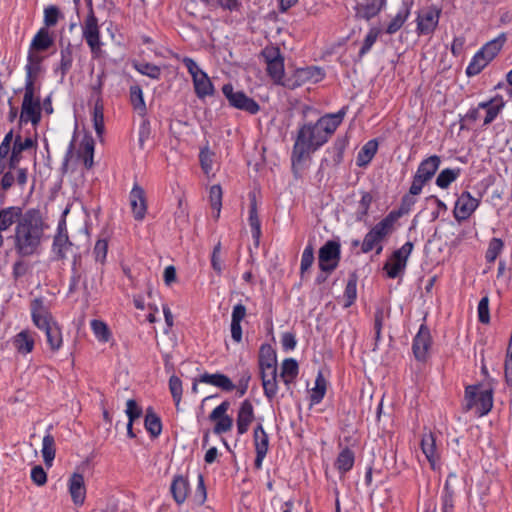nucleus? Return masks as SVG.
Masks as SVG:
<instances>
[{
  "instance_id": "2f4dec72",
  "label": "nucleus",
  "mask_w": 512,
  "mask_h": 512,
  "mask_svg": "<svg viewBox=\"0 0 512 512\" xmlns=\"http://www.w3.org/2000/svg\"><path fill=\"white\" fill-rule=\"evenodd\" d=\"M125 413L128 417L127 423V436L129 438H135L136 434L133 430V423L135 420L139 419L142 416L143 410L142 407L138 405L136 400L128 399L126 402V410Z\"/></svg>"
},
{
  "instance_id": "79ce46f5",
  "label": "nucleus",
  "mask_w": 512,
  "mask_h": 512,
  "mask_svg": "<svg viewBox=\"0 0 512 512\" xmlns=\"http://www.w3.org/2000/svg\"><path fill=\"white\" fill-rule=\"evenodd\" d=\"M383 240L380 239L372 230H369L361 244L362 253H369L373 249L376 250V254L379 255L383 250Z\"/></svg>"
},
{
  "instance_id": "6e6552de",
  "label": "nucleus",
  "mask_w": 512,
  "mask_h": 512,
  "mask_svg": "<svg viewBox=\"0 0 512 512\" xmlns=\"http://www.w3.org/2000/svg\"><path fill=\"white\" fill-rule=\"evenodd\" d=\"M30 310L34 325L47 336L48 330L53 325H57V322L53 320L49 309L44 304V300L42 298L33 299L30 304Z\"/></svg>"
},
{
  "instance_id": "4468645a",
  "label": "nucleus",
  "mask_w": 512,
  "mask_h": 512,
  "mask_svg": "<svg viewBox=\"0 0 512 512\" xmlns=\"http://www.w3.org/2000/svg\"><path fill=\"white\" fill-rule=\"evenodd\" d=\"M253 443L256 453L254 467L257 470H260L262 468L263 460L269 450V436L261 423L254 428Z\"/></svg>"
},
{
  "instance_id": "09e8293b",
  "label": "nucleus",
  "mask_w": 512,
  "mask_h": 512,
  "mask_svg": "<svg viewBox=\"0 0 512 512\" xmlns=\"http://www.w3.org/2000/svg\"><path fill=\"white\" fill-rule=\"evenodd\" d=\"M416 202L417 200L415 196L407 193L401 198L399 208L397 210L390 211V213L398 220L403 215L408 214Z\"/></svg>"
},
{
  "instance_id": "5701e85b",
  "label": "nucleus",
  "mask_w": 512,
  "mask_h": 512,
  "mask_svg": "<svg viewBox=\"0 0 512 512\" xmlns=\"http://www.w3.org/2000/svg\"><path fill=\"white\" fill-rule=\"evenodd\" d=\"M260 377L265 397L271 401L278 393L277 366L270 369H260Z\"/></svg>"
},
{
  "instance_id": "052dcab7",
  "label": "nucleus",
  "mask_w": 512,
  "mask_h": 512,
  "mask_svg": "<svg viewBox=\"0 0 512 512\" xmlns=\"http://www.w3.org/2000/svg\"><path fill=\"white\" fill-rule=\"evenodd\" d=\"M384 309L383 307H377L374 312V332H375V346L378 345V343L382 339V328L384 323Z\"/></svg>"
},
{
  "instance_id": "f3484780",
  "label": "nucleus",
  "mask_w": 512,
  "mask_h": 512,
  "mask_svg": "<svg viewBox=\"0 0 512 512\" xmlns=\"http://www.w3.org/2000/svg\"><path fill=\"white\" fill-rule=\"evenodd\" d=\"M440 11L435 8H426L419 12L417 17V30L419 34H430L438 25Z\"/></svg>"
},
{
  "instance_id": "bb28decb",
  "label": "nucleus",
  "mask_w": 512,
  "mask_h": 512,
  "mask_svg": "<svg viewBox=\"0 0 512 512\" xmlns=\"http://www.w3.org/2000/svg\"><path fill=\"white\" fill-rule=\"evenodd\" d=\"M386 5V0H370L363 3H358L355 7L356 16L365 20H369L382 10Z\"/></svg>"
},
{
  "instance_id": "ea45409f",
  "label": "nucleus",
  "mask_w": 512,
  "mask_h": 512,
  "mask_svg": "<svg viewBox=\"0 0 512 512\" xmlns=\"http://www.w3.org/2000/svg\"><path fill=\"white\" fill-rule=\"evenodd\" d=\"M357 282L358 276L356 272H352L349 275L345 290H344V308L352 306L357 298Z\"/></svg>"
},
{
  "instance_id": "c9c22d12",
  "label": "nucleus",
  "mask_w": 512,
  "mask_h": 512,
  "mask_svg": "<svg viewBox=\"0 0 512 512\" xmlns=\"http://www.w3.org/2000/svg\"><path fill=\"white\" fill-rule=\"evenodd\" d=\"M354 462V452L350 448L346 447L338 454L335 461V467L341 475H344L353 468Z\"/></svg>"
},
{
  "instance_id": "4c0bfd02",
  "label": "nucleus",
  "mask_w": 512,
  "mask_h": 512,
  "mask_svg": "<svg viewBox=\"0 0 512 512\" xmlns=\"http://www.w3.org/2000/svg\"><path fill=\"white\" fill-rule=\"evenodd\" d=\"M52 426H50L47 430V433L43 437L42 440V456L44 463L47 466H52L53 460L55 458L56 449H55V439L54 436L49 432Z\"/></svg>"
},
{
  "instance_id": "6e6d98bb",
  "label": "nucleus",
  "mask_w": 512,
  "mask_h": 512,
  "mask_svg": "<svg viewBox=\"0 0 512 512\" xmlns=\"http://www.w3.org/2000/svg\"><path fill=\"white\" fill-rule=\"evenodd\" d=\"M410 14V10L408 7H404L401 9L397 15L390 21V23L387 26L386 32L388 34H394L396 33L405 23L408 16Z\"/></svg>"
},
{
  "instance_id": "9b49d317",
  "label": "nucleus",
  "mask_w": 512,
  "mask_h": 512,
  "mask_svg": "<svg viewBox=\"0 0 512 512\" xmlns=\"http://www.w3.org/2000/svg\"><path fill=\"white\" fill-rule=\"evenodd\" d=\"M431 345L432 338L430 330L427 325L421 324L412 342V351L415 359L419 362H426Z\"/></svg>"
},
{
  "instance_id": "9d476101",
  "label": "nucleus",
  "mask_w": 512,
  "mask_h": 512,
  "mask_svg": "<svg viewBox=\"0 0 512 512\" xmlns=\"http://www.w3.org/2000/svg\"><path fill=\"white\" fill-rule=\"evenodd\" d=\"M229 408L230 402L225 400L209 414V420L216 422L213 428L214 434L221 435L232 429L233 418L227 414Z\"/></svg>"
},
{
  "instance_id": "bf43d9fd",
  "label": "nucleus",
  "mask_w": 512,
  "mask_h": 512,
  "mask_svg": "<svg viewBox=\"0 0 512 512\" xmlns=\"http://www.w3.org/2000/svg\"><path fill=\"white\" fill-rule=\"evenodd\" d=\"M262 57L264 58L266 64H283L284 58L280 53V49L275 46L266 47L262 53Z\"/></svg>"
},
{
  "instance_id": "8fccbe9b",
  "label": "nucleus",
  "mask_w": 512,
  "mask_h": 512,
  "mask_svg": "<svg viewBox=\"0 0 512 512\" xmlns=\"http://www.w3.org/2000/svg\"><path fill=\"white\" fill-rule=\"evenodd\" d=\"M326 393V380L323 377L322 373H318L315 379V387L312 390L310 395L311 404H319Z\"/></svg>"
},
{
  "instance_id": "a211bd4d",
  "label": "nucleus",
  "mask_w": 512,
  "mask_h": 512,
  "mask_svg": "<svg viewBox=\"0 0 512 512\" xmlns=\"http://www.w3.org/2000/svg\"><path fill=\"white\" fill-rule=\"evenodd\" d=\"M83 36L92 52L95 53L100 49L98 20L92 10L85 19Z\"/></svg>"
},
{
  "instance_id": "338daca9",
  "label": "nucleus",
  "mask_w": 512,
  "mask_h": 512,
  "mask_svg": "<svg viewBox=\"0 0 512 512\" xmlns=\"http://www.w3.org/2000/svg\"><path fill=\"white\" fill-rule=\"evenodd\" d=\"M94 140L91 136L85 135L80 142L78 149V157L94 156Z\"/></svg>"
},
{
  "instance_id": "ddd939ff",
  "label": "nucleus",
  "mask_w": 512,
  "mask_h": 512,
  "mask_svg": "<svg viewBox=\"0 0 512 512\" xmlns=\"http://www.w3.org/2000/svg\"><path fill=\"white\" fill-rule=\"evenodd\" d=\"M53 45V39L46 28H41L34 36L28 55L29 64H40L43 60L38 54L48 50Z\"/></svg>"
},
{
  "instance_id": "aec40b11",
  "label": "nucleus",
  "mask_w": 512,
  "mask_h": 512,
  "mask_svg": "<svg viewBox=\"0 0 512 512\" xmlns=\"http://www.w3.org/2000/svg\"><path fill=\"white\" fill-rule=\"evenodd\" d=\"M255 419L254 407L250 400L245 399L241 404L237 412L236 425L239 435H243L248 432L251 423Z\"/></svg>"
},
{
  "instance_id": "e433bc0d",
  "label": "nucleus",
  "mask_w": 512,
  "mask_h": 512,
  "mask_svg": "<svg viewBox=\"0 0 512 512\" xmlns=\"http://www.w3.org/2000/svg\"><path fill=\"white\" fill-rule=\"evenodd\" d=\"M397 219L389 212L380 222L375 224L370 230L380 239L384 240L393 230Z\"/></svg>"
},
{
  "instance_id": "c03bdc74",
  "label": "nucleus",
  "mask_w": 512,
  "mask_h": 512,
  "mask_svg": "<svg viewBox=\"0 0 512 512\" xmlns=\"http://www.w3.org/2000/svg\"><path fill=\"white\" fill-rule=\"evenodd\" d=\"M130 101L133 108L140 114L144 115L146 112V104L143 97V92L140 86L133 85L130 87Z\"/></svg>"
},
{
  "instance_id": "864d4df0",
  "label": "nucleus",
  "mask_w": 512,
  "mask_h": 512,
  "mask_svg": "<svg viewBox=\"0 0 512 512\" xmlns=\"http://www.w3.org/2000/svg\"><path fill=\"white\" fill-rule=\"evenodd\" d=\"M106 77V73L103 69V66H98V69L92 67L91 70V89L94 93L100 96L102 87L104 85V79Z\"/></svg>"
},
{
  "instance_id": "5fc2aeb1",
  "label": "nucleus",
  "mask_w": 512,
  "mask_h": 512,
  "mask_svg": "<svg viewBox=\"0 0 512 512\" xmlns=\"http://www.w3.org/2000/svg\"><path fill=\"white\" fill-rule=\"evenodd\" d=\"M314 248L311 243H308L304 248L301 256L300 262V275L301 278L304 277V274L311 268L314 263Z\"/></svg>"
},
{
  "instance_id": "4be33fe9",
  "label": "nucleus",
  "mask_w": 512,
  "mask_h": 512,
  "mask_svg": "<svg viewBox=\"0 0 512 512\" xmlns=\"http://www.w3.org/2000/svg\"><path fill=\"white\" fill-rule=\"evenodd\" d=\"M421 450L428 460L431 469L437 470L439 467L440 455L436 446L435 435L431 432L425 433L421 439Z\"/></svg>"
},
{
  "instance_id": "a18cd8bd",
  "label": "nucleus",
  "mask_w": 512,
  "mask_h": 512,
  "mask_svg": "<svg viewBox=\"0 0 512 512\" xmlns=\"http://www.w3.org/2000/svg\"><path fill=\"white\" fill-rule=\"evenodd\" d=\"M91 329L99 342L106 343L110 340L111 332L108 325L104 321L93 319L91 321Z\"/></svg>"
},
{
  "instance_id": "dca6fc26",
  "label": "nucleus",
  "mask_w": 512,
  "mask_h": 512,
  "mask_svg": "<svg viewBox=\"0 0 512 512\" xmlns=\"http://www.w3.org/2000/svg\"><path fill=\"white\" fill-rule=\"evenodd\" d=\"M506 41V35L500 34L495 39L487 42L473 57L470 64H477L480 61L491 62L502 49Z\"/></svg>"
},
{
  "instance_id": "1a4fd4ad",
  "label": "nucleus",
  "mask_w": 512,
  "mask_h": 512,
  "mask_svg": "<svg viewBox=\"0 0 512 512\" xmlns=\"http://www.w3.org/2000/svg\"><path fill=\"white\" fill-rule=\"evenodd\" d=\"M189 73L192 76L194 91L199 99H204L207 96H213L215 89L214 85L206 72L200 69V66H187Z\"/></svg>"
},
{
  "instance_id": "13d9d810",
  "label": "nucleus",
  "mask_w": 512,
  "mask_h": 512,
  "mask_svg": "<svg viewBox=\"0 0 512 512\" xmlns=\"http://www.w3.org/2000/svg\"><path fill=\"white\" fill-rule=\"evenodd\" d=\"M209 201L212 209L216 211L215 218H218L222 207V188L220 185L215 184L210 187Z\"/></svg>"
},
{
  "instance_id": "f8f14e48",
  "label": "nucleus",
  "mask_w": 512,
  "mask_h": 512,
  "mask_svg": "<svg viewBox=\"0 0 512 512\" xmlns=\"http://www.w3.org/2000/svg\"><path fill=\"white\" fill-rule=\"evenodd\" d=\"M480 199L473 197L470 192L463 191L455 203L453 214L458 222L467 220L478 208Z\"/></svg>"
},
{
  "instance_id": "37998d69",
  "label": "nucleus",
  "mask_w": 512,
  "mask_h": 512,
  "mask_svg": "<svg viewBox=\"0 0 512 512\" xmlns=\"http://www.w3.org/2000/svg\"><path fill=\"white\" fill-rule=\"evenodd\" d=\"M461 174L460 168H445L436 178V185L441 189H447Z\"/></svg>"
},
{
  "instance_id": "cd10ccee",
  "label": "nucleus",
  "mask_w": 512,
  "mask_h": 512,
  "mask_svg": "<svg viewBox=\"0 0 512 512\" xmlns=\"http://www.w3.org/2000/svg\"><path fill=\"white\" fill-rule=\"evenodd\" d=\"M440 163L441 159L438 155H431L420 162L416 174L429 182L438 170Z\"/></svg>"
},
{
  "instance_id": "49530a36",
  "label": "nucleus",
  "mask_w": 512,
  "mask_h": 512,
  "mask_svg": "<svg viewBox=\"0 0 512 512\" xmlns=\"http://www.w3.org/2000/svg\"><path fill=\"white\" fill-rule=\"evenodd\" d=\"M504 242L500 238H492L488 243V248L485 252V260L487 263H494L497 257L502 253L504 249Z\"/></svg>"
},
{
  "instance_id": "0e129e2a",
  "label": "nucleus",
  "mask_w": 512,
  "mask_h": 512,
  "mask_svg": "<svg viewBox=\"0 0 512 512\" xmlns=\"http://www.w3.org/2000/svg\"><path fill=\"white\" fill-rule=\"evenodd\" d=\"M93 122L96 133L100 135L104 130L103 107L100 104V97H98L94 107Z\"/></svg>"
},
{
  "instance_id": "69168bd1",
  "label": "nucleus",
  "mask_w": 512,
  "mask_h": 512,
  "mask_svg": "<svg viewBox=\"0 0 512 512\" xmlns=\"http://www.w3.org/2000/svg\"><path fill=\"white\" fill-rule=\"evenodd\" d=\"M108 252L107 239H98L93 249V256L96 262L104 264Z\"/></svg>"
},
{
  "instance_id": "423d86ee",
  "label": "nucleus",
  "mask_w": 512,
  "mask_h": 512,
  "mask_svg": "<svg viewBox=\"0 0 512 512\" xmlns=\"http://www.w3.org/2000/svg\"><path fill=\"white\" fill-rule=\"evenodd\" d=\"M341 260V244L337 240H328L318 251V267L320 271L331 274Z\"/></svg>"
},
{
  "instance_id": "6ab92c4d",
  "label": "nucleus",
  "mask_w": 512,
  "mask_h": 512,
  "mask_svg": "<svg viewBox=\"0 0 512 512\" xmlns=\"http://www.w3.org/2000/svg\"><path fill=\"white\" fill-rule=\"evenodd\" d=\"M190 491V482L187 476L182 474H176L173 476L170 485V493L176 504L182 505L187 500Z\"/></svg>"
},
{
  "instance_id": "20e7f679",
  "label": "nucleus",
  "mask_w": 512,
  "mask_h": 512,
  "mask_svg": "<svg viewBox=\"0 0 512 512\" xmlns=\"http://www.w3.org/2000/svg\"><path fill=\"white\" fill-rule=\"evenodd\" d=\"M38 68L39 66H26V82L19 117L20 125L31 122L33 126H37L41 121V102L38 97L34 96V81L32 79V74L37 71Z\"/></svg>"
},
{
  "instance_id": "39448f33",
  "label": "nucleus",
  "mask_w": 512,
  "mask_h": 512,
  "mask_svg": "<svg viewBox=\"0 0 512 512\" xmlns=\"http://www.w3.org/2000/svg\"><path fill=\"white\" fill-rule=\"evenodd\" d=\"M413 248L414 244L408 241L388 257L383 270L389 279L401 278L404 275Z\"/></svg>"
},
{
  "instance_id": "3c124183",
  "label": "nucleus",
  "mask_w": 512,
  "mask_h": 512,
  "mask_svg": "<svg viewBox=\"0 0 512 512\" xmlns=\"http://www.w3.org/2000/svg\"><path fill=\"white\" fill-rule=\"evenodd\" d=\"M373 202V196L370 192L361 191V199L356 210V219L362 221L368 215L370 206Z\"/></svg>"
},
{
  "instance_id": "a19ab883",
  "label": "nucleus",
  "mask_w": 512,
  "mask_h": 512,
  "mask_svg": "<svg viewBox=\"0 0 512 512\" xmlns=\"http://www.w3.org/2000/svg\"><path fill=\"white\" fill-rule=\"evenodd\" d=\"M299 366L295 359L287 358L282 362L281 378L286 385H289L297 377Z\"/></svg>"
},
{
  "instance_id": "58836bf2",
  "label": "nucleus",
  "mask_w": 512,
  "mask_h": 512,
  "mask_svg": "<svg viewBox=\"0 0 512 512\" xmlns=\"http://www.w3.org/2000/svg\"><path fill=\"white\" fill-rule=\"evenodd\" d=\"M347 145L348 140L346 138L338 137L333 145L327 149L326 153L334 166L339 165L343 161V155Z\"/></svg>"
},
{
  "instance_id": "7c9ffc66",
  "label": "nucleus",
  "mask_w": 512,
  "mask_h": 512,
  "mask_svg": "<svg viewBox=\"0 0 512 512\" xmlns=\"http://www.w3.org/2000/svg\"><path fill=\"white\" fill-rule=\"evenodd\" d=\"M248 222L251 228L252 238L256 244H258L261 237V221L258 216L257 202L254 194L250 195Z\"/></svg>"
},
{
  "instance_id": "c756f323",
  "label": "nucleus",
  "mask_w": 512,
  "mask_h": 512,
  "mask_svg": "<svg viewBox=\"0 0 512 512\" xmlns=\"http://www.w3.org/2000/svg\"><path fill=\"white\" fill-rule=\"evenodd\" d=\"M13 345L21 355H27L34 349L35 341L28 330H22L13 337Z\"/></svg>"
},
{
  "instance_id": "774afa93",
  "label": "nucleus",
  "mask_w": 512,
  "mask_h": 512,
  "mask_svg": "<svg viewBox=\"0 0 512 512\" xmlns=\"http://www.w3.org/2000/svg\"><path fill=\"white\" fill-rule=\"evenodd\" d=\"M207 499V492L204 482V477L202 474L198 475V482L195 493L193 495V501L197 505H203Z\"/></svg>"
},
{
  "instance_id": "e2e57ef3",
  "label": "nucleus",
  "mask_w": 512,
  "mask_h": 512,
  "mask_svg": "<svg viewBox=\"0 0 512 512\" xmlns=\"http://www.w3.org/2000/svg\"><path fill=\"white\" fill-rule=\"evenodd\" d=\"M251 377V373L248 369L241 371L237 385H235L236 395L238 397H243L247 393Z\"/></svg>"
},
{
  "instance_id": "a878e982",
  "label": "nucleus",
  "mask_w": 512,
  "mask_h": 512,
  "mask_svg": "<svg viewBox=\"0 0 512 512\" xmlns=\"http://www.w3.org/2000/svg\"><path fill=\"white\" fill-rule=\"evenodd\" d=\"M69 493L75 505L81 506L86 497V488L82 474L74 473L69 479Z\"/></svg>"
},
{
  "instance_id": "0eeeda50",
  "label": "nucleus",
  "mask_w": 512,
  "mask_h": 512,
  "mask_svg": "<svg viewBox=\"0 0 512 512\" xmlns=\"http://www.w3.org/2000/svg\"><path fill=\"white\" fill-rule=\"evenodd\" d=\"M222 93L229 102V105L235 109L245 111L249 114H257L260 110V105L251 97L247 96L241 90H234L231 83L224 84Z\"/></svg>"
},
{
  "instance_id": "603ef678",
  "label": "nucleus",
  "mask_w": 512,
  "mask_h": 512,
  "mask_svg": "<svg viewBox=\"0 0 512 512\" xmlns=\"http://www.w3.org/2000/svg\"><path fill=\"white\" fill-rule=\"evenodd\" d=\"M46 340H47V343L52 351L55 352L61 348V346L63 344V339H62L61 328L58 324L53 325L52 328H50V330H48Z\"/></svg>"
},
{
  "instance_id": "393cba45",
  "label": "nucleus",
  "mask_w": 512,
  "mask_h": 512,
  "mask_svg": "<svg viewBox=\"0 0 512 512\" xmlns=\"http://www.w3.org/2000/svg\"><path fill=\"white\" fill-rule=\"evenodd\" d=\"M199 380L201 383L218 387L224 392H231L235 389V384L232 380L227 375L220 372L214 374L205 372L199 376Z\"/></svg>"
},
{
  "instance_id": "7ed1b4c3",
  "label": "nucleus",
  "mask_w": 512,
  "mask_h": 512,
  "mask_svg": "<svg viewBox=\"0 0 512 512\" xmlns=\"http://www.w3.org/2000/svg\"><path fill=\"white\" fill-rule=\"evenodd\" d=\"M266 72L274 84L291 90L317 83L325 76L321 66H266Z\"/></svg>"
},
{
  "instance_id": "c85d7f7f",
  "label": "nucleus",
  "mask_w": 512,
  "mask_h": 512,
  "mask_svg": "<svg viewBox=\"0 0 512 512\" xmlns=\"http://www.w3.org/2000/svg\"><path fill=\"white\" fill-rule=\"evenodd\" d=\"M72 242L69 240L68 234H56L53 238L52 253L55 260H64L67 253L72 248Z\"/></svg>"
},
{
  "instance_id": "473e14b6",
  "label": "nucleus",
  "mask_w": 512,
  "mask_h": 512,
  "mask_svg": "<svg viewBox=\"0 0 512 512\" xmlns=\"http://www.w3.org/2000/svg\"><path fill=\"white\" fill-rule=\"evenodd\" d=\"M378 150V142L376 139L366 142L357 154L356 164L358 167L367 166L375 156Z\"/></svg>"
},
{
  "instance_id": "b1692460",
  "label": "nucleus",
  "mask_w": 512,
  "mask_h": 512,
  "mask_svg": "<svg viewBox=\"0 0 512 512\" xmlns=\"http://www.w3.org/2000/svg\"><path fill=\"white\" fill-rule=\"evenodd\" d=\"M23 209L19 206H9L0 209V229L8 230L12 225H18V222L24 219Z\"/></svg>"
},
{
  "instance_id": "de8ad7c7",
  "label": "nucleus",
  "mask_w": 512,
  "mask_h": 512,
  "mask_svg": "<svg viewBox=\"0 0 512 512\" xmlns=\"http://www.w3.org/2000/svg\"><path fill=\"white\" fill-rule=\"evenodd\" d=\"M36 146V140L31 137L23 138L20 134H17L12 145V152L18 156H22L24 151L35 148Z\"/></svg>"
},
{
  "instance_id": "f03ea898",
  "label": "nucleus",
  "mask_w": 512,
  "mask_h": 512,
  "mask_svg": "<svg viewBox=\"0 0 512 512\" xmlns=\"http://www.w3.org/2000/svg\"><path fill=\"white\" fill-rule=\"evenodd\" d=\"M47 228L48 225L41 211L30 208L24 212V219L14 227V231L7 237V241L12 243V250L20 258L38 255Z\"/></svg>"
},
{
  "instance_id": "f257e3e1",
  "label": "nucleus",
  "mask_w": 512,
  "mask_h": 512,
  "mask_svg": "<svg viewBox=\"0 0 512 512\" xmlns=\"http://www.w3.org/2000/svg\"><path fill=\"white\" fill-rule=\"evenodd\" d=\"M348 110L349 106L345 105L336 113L321 116L316 122L299 123L291 152L293 170L329 141Z\"/></svg>"
},
{
  "instance_id": "4d7b16f0",
  "label": "nucleus",
  "mask_w": 512,
  "mask_h": 512,
  "mask_svg": "<svg viewBox=\"0 0 512 512\" xmlns=\"http://www.w3.org/2000/svg\"><path fill=\"white\" fill-rule=\"evenodd\" d=\"M168 385L175 406L178 409L183 394L182 381L178 376L172 375L169 378Z\"/></svg>"
},
{
  "instance_id": "412c9836",
  "label": "nucleus",
  "mask_w": 512,
  "mask_h": 512,
  "mask_svg": "<svg viewBox=\"0 0 512 512\" xmlns=\"http://www.w3.org/2000/svg\"><path fill=\"white\" fill-rule=\"evenodd\" d=\"M506 102L501 95H496L489 100L479 103V108L485 110L483 126L491 124L502 112Z\"/></svg>"
},
{
  "instance_id": "680f3d73",
  "label": "nucleus",
  "mask_w": 512,
  "mask_h": 512,
  "mask_svg": "<svg viewBox=\"0 0 512 512\" xmlns=\"http://www.w3.org/2000/svg\"><path fill=\"white\" fill-rule=\"evenodd\" d=\"M478 320L482 324L490 323V309H489V297L488 295L483 296L477 307Z\"/></svg>"
},
{
  "instance_id": "f704fd0d",
  "label": "nucleus",
  "mask_w": 512,
  "mask_h": 512,
  "mask_svg": "<svg viewBox=\"0 0 512 512\" xmlns=\"http://www.w3.org/2000/svg\"><path fill=\"white\" fill-rule=\"evenodd\" d=\"M258 364L259 369L277 366L276 352L270 344L264 343L260 346Z\"/></svg>"
},
{
  "instance_id": "72a5a7b5",
  "label": "nucleus",
  "mask_w": 512,
  "mask_h": 512,
  "mask_svg": "<svg viewBox=\"0 0 512 512\" xmlns=\"http://www.w3.org/2000/svg\"><path fill=\"white\" fill-rule=\"evenodd\" d=\"M144 426L151 437L156 438L162 432L161 418L154 412L152 407L146 409Z\"/></svg>"
},
{
  "instance_id": "2eb2a0df",
  "label": "nucleus",
  "mask_w": 512,
  "mask_h": 512,
  "mask_svg": "<svg viewBox=\"0 0 512 512\" xmlns=\"http://www.w3.org/2000/svg\"><path fill=\"white\" fill-rule=\"evenodd\" d=\"M129 202L134 219L142 221L147 212V198L145 190L137 182L134 183L129 193Z\"/></svg>"
}]
</instances>
